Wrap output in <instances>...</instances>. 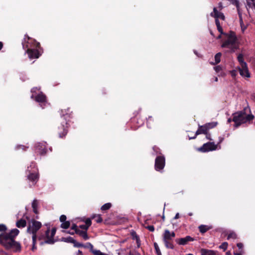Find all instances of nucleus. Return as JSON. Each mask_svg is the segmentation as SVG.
I'll return each mask as SVG.
<instances>
[{
	"label": "nucleus",
	"instance_id": "c85d7f7f",
	"mask_svg": "<svg viewBox=\"0 0 255 255\" xmlns=\"http://www.w3.org/2000/svg\"><path fill=\"white\" fill-rule=\"evenodd\" d=\"M92 219H96L95 221L98 223H100L103 221L102 218L100 215H94L92 217Z\"/></svg>",
	"mask_w": 255,
	"mask_h": 255
},
{
	"label": "nucleus",
	"instance_id": "f3484780",
	"mask_svg": "<svg viewBox=\"0 0 255 255\" xmlns=\"http://www.w3.org/2000/svg\"><path fill=\"white\" fill-rule=\"evenodd\" d=\"M211 16L214 17L216 19H218L219 18L223 20L225 19V16L222 12L218 11L216 7L213 8V12L211 13Z\"/></svg>",
	"mask_w": 255,
	"mask_h": 255
},
{
	"label": "nucleus",
	"instance_id": "cd10ccee",
	"mask_svg": "<svg viewBox=\"0 0 255 255\" xmlns=\"http://www.w3.org/2000/svg\"><path fill=\"white\" fill-rule=\"evenodd\" d=\"M40 90V88L38 87H33L31 90V92L32 93V95L31 96V99H34L35 94H36L37 92Z\"/></svg>",
	"mask_w": 255,
	"mask_h": 255
},
{
	"label": "nucleus",
	"instance_id": "c756f323",
	"mask_svg": "<svg viewBox=\"0 0 255 255\" xmlns=\"http://www.w3.org/2000/svg\"><path fill=\"white\" fill-rule=\"evenodd\" d=\"M237 237L236 234L235 232H231L228 234L227 237V240H229L230 239H235Z\"/></svg>",
	"mask_w": 255,
	"mask_h": 255
},
{
	"label": "nucleus",
	"instance_id": "3c124183",
	"mask_svg": "<svg viewBox=\"0 0 255 255\" xmlns=\"http://www.w3.org/2000/svg\"><path fill=\"white\" fill-rule=\"evenodd\" d=\"M136 242L137 248H139L140 246V240L139 237H136Z\"/></svg>",
	"mask_w": 255,
	"mask_h": 255
},
{
	"label": "nucleus",
	"instance_id": "de8ad7c7",
	"mask_svg": "<svg viewBox=\"0 0 255 255\" xmlns=\"http://www.w3.org/2000/svg\"><path fill=\"white\" fill-rule=\"evenodd\" d=\"M79 228L84 230L85 231H87L88 229H89L86 225H81L79 226Z\"/></svg>",
	"mask_w": 255,
	"mask_h": 255
},
{
	"label": "nucleus",
	"instance_id": "680f3d73",
	"mask_svg": "<svg viewBox=\"0 0 255 255\" xmlns=\"http://www.w3.org/2000/svg\"><path fill=\"white\" fill-rule=\"evenodd\" d=\"M239 7V6L238 7H237V9H238V12L239 17V16H240V15H242V13L240 11Z\"/></svg>",
	"mask_w": 255,
	"mask_h": 255
},
{
	"label": "nucleus",
	"instance_id": "338daca9",
	"mask_svg": "<svg viewBox=\"0 0 255 255\" xmlns=\"http://www.w3.org/2000/svg\"><path fill=\"white\" fill-rule=\"evenodd\" d=\"M35 220L36 219H39V216L38 215H36L34 218Z\"/></svg>",
	"mask_w": 255,
	"mask_h": 255
},
{
	"label": "nucleus",
	"instance_id": "8fccbe9b",
	"mask_svg": "<svg viewBox=\"0 0 255 255\" xmlns=\"http://www.w3.org/2000/svg\"><path fill=\"white\" fill-rule=\"evenodd\" d=\"M206 135V137L207 139L209 140H212L213 139L211 138V134L209 132V131L207 132L206 134H205Z\"/></svg>",
	"mask_w": 255,
	"mask_h": 255
},
{
	"label": "nucleus",
	"instance_id": "aec40b11",
	"mask_svg": "<svg viewBox=\"0 0 255 255\" xmlns=\"http://www.w3.org/2000/svg\"><path fill=\"white\" fill-rule=\"evenodd\" d=\"M201 255H215L216 253L214 251L212 250H209L205 249H202L201 250Z\"/></svg>",
	"mask_w": 255,
	"mask_h": 255
},
{
	"label": "nucleus",
	"instance_id": "a18cd8bd",
	"mask_svg": "<svg viewBox=\"0 0 255 255\" xmlns=\"http://www.w3.org/2000/svg\"><path fill=\"white\" fill-rule=\"evenodd\" d=\"M214 69L216 72H219L222 69V67L220 65L214 67Z\"/></svg>",
	"mask_w": 255,
	"mask_h": 255
},
{
	"label": "nucleus",
	"instance_id": "9b49d317",
	"mask_svg": "<svg viewBox=\"0 0 255 255\" xmlns=\"http://www.w3.org/2000/svg\"><path fill=\"white\" fill-rule=\"evenodd\" d=\"M196 239L190 236H187L185 238L176 239L175 242L179 245L185 246L190 242L195 241Z\"/></svg>",
	"mask_w": 255,
	"mask_h": 255
},
{
	"label": "nucleus",
	"instance_id": "4468645a",
	"mask_svg": "<svg viewBox=\"0 0 255 255\" xmlns=\"http://www.w3.org/2000/svg\"><path fill=\"white\" fill-rule=\"evenodd\" d=\"M56 228H52L51 231H50V238L48 239V240H45L43 242H41L40 243V245H43L45 244H53L55 242V240H54V237L56 234Z\"/></svg>",
	"mask_w": 255,
	"mask_h": 255
},
{
	"label": "nucleus",
	"instance_id": "2f4dec72",
	"mask_svg": "<svg viewBox=\"0 0 255 255\" xmlns=\"http://www.w3.org/2000/svg\"><path fill=\"white\" fill-rule=\"evenodd\" d=\"M228 245V244L227 242H224L220 246L219 248L223 249L225 251L227 250Z\"/></svg>",
	"mask_w": 255,
	"mask_h": 255
},
{
	"label": "nucleus",
	"instance_id": "f704fd0d",
	"mask_svg": "<svg viewBox=\"0 0 255 255\" xmlns=\"http://www.w3.org/2000/svg\"><path fill=\"white\" fill-rule=\"evenodd\" d=\"M153 245H154V249L155 250L156 254H160V253L161 252H160V250L159 249L158 244L156 243H154Z\"/></svg>",
	"mask_w": 255,
	"mask_h": 255
},
{
	"label": "nucleus",
	"instance_id": "ddd939ff",
	"mask_svg": "<svg viewBox=\"0 0 255 255\" xmlns=\"http://www.w3.org/2000/svg\"><path fill=\"white\" fill-rule=\"evenodd\" d=\"M29 167H28L26 171V174H27V179L30 181L34 183V184L36 182L38 178V175L36 173V172H30L28 169Z\"/></svg>",
	"mask_w": 255,
	"mask_h": 255
},
{
	"label": "nucleus",
	"instance_id": "4be33fe9",
	"mask_svg": "<svg viewBox=\"0 0 255 255\" xmlns=\"http://www.w3.org/2000/svg\"><path fill=\"white\" fill-rule=\"evenodd\" d=\"M237 59L240 63V66H244V67H245L246 65L247 64V63L244 61V56L242 53L238 55Z\"/></svg>",
	"mask_w": 255,
	"mask_h": 255
},
{
	"label": "nucleus",
	"instance_id": "f03ea898",
	"mask_svg": "<svg viewBox=\"0 0 255 255\" xmlns=\"http://www.w3.org/2000/svg\"><path fill=\"white\" fill-rule=\"evenodd\" d=\"M22 45L24 49H26V53L30 59L38 58L41 55L39 51L41 49L40 43L27 35H25Z\"/></svg>",
	"mask_w": 255,
	"mask_h": 255
},
{
	"label": "nucleus",
	"instance_id": "a211bd4d",
	"mask_svg": "<svg viewBox=\"0 0 255 255\" xmlns=\"http://www.w3.org/2000/svg\"><path fill=\"white\" fill-rule=\"evenodd\" d=\"M212 228V226H209L205 225H201L199 226L198 227L200 232L202 234L205 233L206 232H207V231H208Z\"/></svg>",
	"mask_w": 255,
	"mask_h": 255
},
{
	"label": "nucleus",
	"instance_id": "603ef678",
	"mask_svg": "<svg viewBox=\"0 0 255 255\" xmlns=\"http://www.w3.org/2000/svg\"><path fill=\"white\" fill-rule=\"evenodd\" d=\"M131 235L132 236V239L133 240H136V237H139L136 233L135 232H131Z\"/></svg>",
	"mask_w": 255,
	"mask_h": 255
},
{
	"label": "nucleus",
	"instance_id": "c03bdc74",
	"mask_svg": "<svg viewBox=\"0 0 255 255\" xmlns=\"http://www.w3.org/2000/svg\"><path fill=\"white\" fill-rule=\"evenodd\" d=\"M36 239H37V238H35L34 240H33V239H32V251H34L35 249H36Z\"/></svg>",
	"mask_w": 255,
	"mask_h": 255
},
{
	"label": "nucleus",
	"instance_id": "6ab92c4d",
	"mask_svg": "<svg viewBox=\"0 0 255 255\" xmlns=\"http://www.w3.org/2000/svg\"><path fill=\"white\" fill-rule=\"evenodd\" d=\"M76 234L82 237L85 240H87L89 239L87 231H82L79 229L78 230L76 231Z\"/></svg>",
	"mask_w": 255,
	"mask_h": 255
},
{
	"label": "nucleus",
	"instance_id": "20e7f679",
	"mask_svg": "<svg viewBox=\"0 0 255 255\" xmlns=\"http://www.w3.org/2000/svg\"><path fill=\"white\" fill-rule=\"evenodd\" d=\"M250 109L249 107H246L243 111L234 113L233 115V119H229L228 123H230L232 121L235 123V127L238 128L242 124L249 123L254 120L255 117L251 113Z\"/></svg>",
	"mask_w": 255,
	"mask_h": 255
},
{
	"label": "nucleus",
	"instance_id": "39448f33",
	"mask_svg": "<svg viewBox=\"0 0 255 255\" xmlns=\"http://www.w3.org/2000/svg\"><path fill=\"white\" fill-rule=\"evenodd\" d=\"M227 36V39L223 42L221 47L229 48L231 52H235L239 47L236 34L234 32L231 31Z\"/></svg>",
	"mask_w": 255,
	"mask_h": 255
},
{
	"label": "nucleus",
	"instance_id": "f8f14e48",
	"mask_svg": "<svg viewBox=\"0 0 255 255\" xmlns=\"http://www.w3.org/2000/svg\"><path fill=\"white\" fill-rule=\"evenodd\" d=\"M35 150L36 153L40 154L41 155H44L47 152L46 146L42 143H37L35 145Z\"/></svg>",
	"mask_w": 255,
	"mask_h": 255
},
{
	"label": "nucleus",
	"instance_id": "393cba45",
	"mask_svg": "<svg viewBox=\"0 0 255 255\" xmlns=\"http://www.w3.org/2000/svg\"><path fill=\"white\" fill-rule=\"evenodd\" d=\"M112 207V204L111 203H107L103 205L101 208V210L103 211H107L111 208Z\"/></svg>",
	"mask_w": 255,
	"mask_h": 255
},
{
	"label": "nucleus",
	"instance_id": "13d9d810",
	"mask_svg": "<svg viewBox=\"0 0 255 255\" xmlns=\"http://www.w3.org/2000/svg\"><path fill=\"white\" fill-rule=\"evenodd\" d=\"M239 21H240V25L243 24V22H243L242 15H240V16H239Z\"/></svg>",
	"mask_w": 255,
	"mask_h": 255
},
{
	"label": "nucleus",
	"instance_id": "c9c22d12",
	"mask_svg": "<svg viewBox=\"0 0 255 255\" xmlns=\"http://www.w3.org/2000/svg\"><path fill=\"white\" fill-rule=\"evenodd\" d=\"M83 247L85 248H90L91 252H92V250H93V246L90 243H87L86 244L84 245V246Z\"/></svg>",
	"mask_w": 255,
	"mask_h": 255
},
{
	"label": "nucleus",
	"instance_id": "ea45409f",
	"mask_svg": "<svg viewBox=\"0 0 255 255\" xmlns=\"http://www.w3.org/2000/svg\"><path fill=\"white\" fill-rule=\"evenodd\" d=\"M37 238H38V239L39 241L43 240L44 241L46 240L45 234H41L38 237L37 236Z\"/></svg>",
	"mask_w": 255,
	"mask_h": 255
},
{
	"label": "nucleus",
	"instance_id": "a19ab883",
	"mask_svg": "<svg viewBox=\"0 0 255 255\" xmlns=\"http://www.w3.org/2000/svg\"><path fill=\"white\" fill-rule=\"evenodd\" d=\"M153 121V119L151 116H149L147 119V125L149 126L151 123Z\"/></svg>",
	"mask_w": 255,
	"mask_h": 255
},
{
	"label": "nucleus",
	"instance_id": "6e6552de",
	"mask_svg": "<svg viewBox=\"0 0 255 255\" xmlns=\"http://www.w3.org/2000/svg\"><path fill=\"white\" fill-rule=\"evenodd\" d=\"M218 125L217 122H211L206 123L202 126L199 125L198 128L196 131L193 137H190L189 139H194L196 138L197 136L201 134H206L207 132L210 129L217 126Z\"/></svg>",
	"mask_w": 255,
	"mask_h": 255
},
{
	"label": "nucleus",
	"instance_id": "2eb2a0df",
	"mask_svg": "<svg viewBox=\"0 0 255 255\" xmlns=\"http://www.w3.org/2000/svg\"><path fill=\"white\" fill-rule=\"evenodd\" d=\"M238 70L240 73V74L244 77L249 78L250 77V73L249 72L247 64L246 65L245 67L244 66H240L238 67Z\"/></svg>",
	"mask_w": 255,
	"mask_h": 255
},
{
	"label": "nucleus",
	"instance_id": "69168bd1",
	"mask_svg": "<svg viewBox=\"0 0 255 255\" xmlns=\"http://www.w3.org/2000/svg\"><path fill=\"white\" fill-rule=\"evenodd\" d=\"M102 93L103 95H105V94H106L107 93H106L105 90H103Z\"/></svg>",
	"mask_w": 255,
	"mask_h": 255
},
{
	"label": "nucleus",
	"instance_id": "09e8293b",
	"mask_svg": "<svg viewBox=\"0 0 255 255\" xmlns=\"http://www.w3.org/2000/svg\"><path fill=\"white\" fill-rule=\"evenodd\" d=\"M71 230H74L75 231V233H76V231L78 230L79 229L78 228L77 226L75 224H73L71 226Z\"/></svg>",
	"mask_w": 255,
	"mask_h": 255
},
{
	"label": "nucleus",
	"instance_id": "b1692460",
	"mask_svg": "<svg viewBox=\"0 0 255 255\" xmlns=\"http://www.w3.org/2000/svg\"><path fill=\"white\" fill-rule=\"evenodd\" d=\"M221 56H222V53L221 52H218L215 55V63H213V64H217L220 62Z\"/></svg>",
	"mask_w": 255,
	"mask_h": 255
},
{
	"label": "nucleus",
	"instance_id": "9d476101",
	"mask_svg": "<svg viewBox=\"0 0 255 255\" xmlns=\"http://www.w3.org/2000/svg\"><path fill=\"white\" fill-rule=\"evenodd\" d=\"M217 148V145L213 142H208L204 143L201 147L198 148V151L202 152H206L213 151Z\"/></svg>",
	"mask_w": 255,
	"mask_h": 255
},
{
	"label": "nucleus",
	"instance_id": "bb28decb",
	"mask_svg": "<svg viewBox=\"0 0 255 255\" xmlns=\"http://www.w3.org/2000/svg\"><path fill=\"white\" fill-rule=\"evenodd\" d=\"M75 240L72 237H68L67 238H63L62 241L67 243H70L73 244L75 242Z\"/></svg>",
	"mask_w": 255,
	"mask_h": 255
},
{
	"label": "nucleus",
	"instance_id": "79ce46f5",
	"mask_svg": "<svg viewBox=\"0 0 255 255\" xmlns=\"http://www.w3.org/2000/svg\"><path fill=\"white\" fill-rule=\"evenodd\" d=\"M217 29H218V31L221 34L224 35H228L227 33L224 32L222 26L218 27Z\"/></svg>",
	"mask_w": 255,
	"mask_h": 255
},
{
	"label": "nucleus",
	"instance_id": "1a4fd4ad",
	"mask_svg": "<svg viewBox=\"0 0 255 255\" xmlns=\"http://www.w3.org/2000/svg\"><path fill=\"white\" fill-rule=\"evenodd\" d=\"M165 165V158L163 155L157 156L155 159L154 168L157 171H161Z\"/></svg>",
	"mask_w": 255,
	"mask_h": 255
},
{
	"label": "nucleus",
	"instance_id": "bf43d9fd",
	"mask_svg": "<svg viewBox=\"0 0 255 255\" xmlns=\"http://www.w3.org/2000/svg\"><path fill=\"white\" fill-rule=\"evenodd\" d=\"M179 218V214L178 213H177L175 215V217H174V219H178Z\"/></svg>",
	"mask_w": 255,
	"mask_h": 255
},
{
	"label": "nucleus",
	"instance_id": "412c9836",
	"mask_svg": "<svg viewBox=\"0 0 255 255\" xmlns=\"http://www.w3.org/2000/svg\"><path fill=\"white\" fill-rule=\"evenodd\" d=\"M38 206V201L36 199H34L32 203V208L33 212L35 214H37V215L38 214V209H37Z\"/></svg>",
	"mask_w": 255,
	"mask_h": 255
},
{
	"label": "nucleus",
	"instance_id": "473e14b6",
	"mask_svg": "<svg viewBox=\"0 0 255 255\" xmlns=\"http://www.w3.org/2000/svg\"><path fill=\"white\" fill-rule=\"evenodd\" d=\"M28 148V147L24 146V145H18L15 147L16 149H17V150L21 149H22L24 151L26 150V149Z\"/></svg>",
	"mask_w": 255,
	"mask_h": 255
},
{
	"label": "nucleus",
	"instance_id": "0eeeda50",
	"mask_svg": "<svg viewBox=\"0 0 255 255\" xmlns=\"http://www.w3.org/2000/svg\"><path fill=\"white\" fill-rule=\"evenodd\" d=\"M41 227V223L35 220L34 219H32L29 222L27 228V232L32 234V239L34 240L35 238H37V232Z\"/></svg>",
	"mask_w": 255,
	"mask_h": 255
},
{
	"label": "nucleus",
	"instance_id": "5701e85b",
	"mask_svg": "<svg viewBox=\"0 0 255 255\" xmlns=\"http://www.w3.org/2000/svg\"><path fill=\"white\" fill-rule=\"evenodd\" d=\"M16 226L18 228H24L26 226V222L24 219H20L16 222Z\"/></svg>",
	"mask_w": 255,
	"mask_h": 255
},
{
	"label": "nucleus",
	"instance_id": "dca6fc26",
	"mask_svg": "<svg viewBox=\"0 0 255 255\" xmlns=\"http://www.w3.org/2000/svg\"><path fill=\"white\" fill-rule=\"evenodd\" d=\"M34 100L40 104H44L46 102V96L42 92L36 95L34 99Z\"/></svg>",
	"mask_w": 255,
	"mask_h": 255
},
{
	"label": "nucleus",
	"instance_id": "37998d69",
	"mask_svg": "<svg viewBox=\"0 0 255 255\" xmlns=\"http://www.w3.org/2000/svg\"><path fill=\"white\" fill-rule=\"evenodd\" d=\"M67 217L65 215H62L60 217V221L61 222L63 223L64 222L67 221H66Z\"/></svg>",
	"mask_w": 255,
	"mask_h": 255
},
{
	"label": "nucleus",
	"instance_id": "f257e3e1",
	"mask_svg": "<svg viewBox=\"0 0 255 255\" xmlns=\"http://www.w3.org/2000/svg\"><path fill=\"white\" fill-rule=\"evenodd\" d=\"M6 226L4 224H0V232L4 233L0 234V244L6 250H11L14 253H19L21 250L20 244L15 241V239L19 233L17 229L11 230L6 232Z\"/></svg>",
	"mask_w": 255,
	"mask_h": 255
},
{
	"label": "nucleus",
	"instance_id": "58836bf2",
	"mask_svg": "<svg viewBox=\"0 0 255 255\" xmlns=\"http://www.w3.org/2000/svg\"><path fill=\"white\" fill-rule=\"evenodd\" d=\"M92 224L91 220L90 218H87L85 221V225L89 228Z\"/></svg>",
	"mask_w": 255,
	"mask_h": 255
},
{
	"label": "nucleus",
	"instance_id": "a878e982",
	"mask_svg": "<svg viewBox=\"0 0 255 255\" xmlns=\"http://www.w3.org/2000/svg\"><path fill=\"white\" fill-rule=\"evenodd\" d=\"M70 222L66 221V222H63L61 224L60 227H61V228H62L63 229H67L68 228H69L70 227Z\"/></svg>",
	"mask_w": 255,
	"mask_h": 255
},
{
	"label": "nucleus",
	"instance_id": "7c9ffc66",
	"mask_svg": "<svg viewBox=\"0 0 255 255\" xmlns=\"http://www.w3.org/2000/svg\"><path fill=\"white\" fill-rule=\"evenodd\" d=\"M92 253L94 255H108L107 254L101 252L100 250H92Z\"/></svg>",
	"mask_w": 255,
	"mask_h": 255
},
{
	"label": "nucleus",
	"instance_id": "6e6d98bb",
	"mask_svg": "<svg viewBox=\"0 0 255 255\" xmlns=\"http://www.w3.org/2000/svg\"><path fill=\"white\" fill-rule=\"evenodd\" d=\"M237 246L239 249H242L243 248V244L241 243H239L237 244Z\"/></svg>",
	"mask_w": 255,
	"mask_h": 255
},
{
	"label": "nucleus",
	"instance_id": "5fc2aeb1",
	"mask_svg": "<svg viewBox=\"0 0 255 255\" xmlns=\"http://www.w3.org/2000/svg\"><path fill=\"white\" fill-rule=\"evenodd\" d=\"M215 23L217 26V28L221 26L219 19H215Z\"/></svg>",
	"mask_w": 255,
	"mask_h": 255
},
{
	"label": "nucleus",
	"instance_id": "052dcab7",
	"mask_svg": "<svg viewBox=\"0 0 255 255\" xmlns=\"http://www.w3.org/2000/svg\"><path fill=\"white\" fill-rule=\"evenodd\" d=\"M77 255H83V253L81 251L78 250Z\"/></svg>",
	"mask_w": 255,
	"mask_h": 255
},
{
	"label": "nucleus",
	"instance_id": "4c0bfd02",
	"mask_svg": "<svg viewBox=\"0 0 255 255\" xmlns=\"http://www.w3.org/2000/svg\"><path fill=\"white\" fill-rule=\"evenodd\" d=\"M153 150H154V151L155 152H156V154H161V152H160V150L159 149V147H158L156 145H154L153 147Z\"/></svg>",
	"mask_w": 255,
	"mask_h": 255
},
{
	"label": "nucleus",
	"instance_id": "e2e57ef3",
	"mask_svg": "<svg viewBox=\"0 0 255 255\" xmlns=\"http://www.w3.org/2000/svg\"><path fill=\"white\" fill-rule=\"evenodd\" d=\"M68 233H69V234H70V235H74L75 234H76V233H75V231H72V232H70V231H69V232H68Z\"/></svg>",
	"mask_w": 255,
	"mask_h": 255
},
{
	"label": "nucleus",
	"instance_id": "774afa93",
	"mask_svg": "<svg viewBox=\"0 0 255 255\" xmlns=\"http://www.w3.org/2000/svg\"><path fill=\"white\" fill-rule=\"evenodd\" d=\"M235 255H242L241 253H235Z\"/></svg>",
	"mask_w": 255,
	"mask_h": 255
},
{
	"label": "nucleus",
	"instance_id": "864d4df0",
	"mask_svg": "<svg viewBox=\"0 0 255 255\" xmlns=\"http://www.w3.org/2000/svg\"><path fill=\"white\" fill-rule=\"evenodd\" d=\"M240 26H241V29H242V31L243 32H244L245 31V30L247 28V26L245 25L244 24V22H243V24L240 25Z\"/></svg>",
	"mask_w": 255,
	"mask_h": 255
},
{
	"label": "nucleus",
	"instance_id": "4d7b16f0",
	"mask_svg": "<svg viewBox=\"0 0 255 255\" xmlns=\"http://www.w3.org/2000/svg\"><path fill=\"white\" fill-rule=\"evenodd\" d=\"M218 8H219L220 10H222L223 9V6L221 2H220L218 3Z\"/></svg>",
	"mask_w": 255,
	"mask_h": 255
},
{
	"label": "nucleus",
	"instance_id": "7ed1b4c3",
	"mask_svg": "<svg viewBox=\"0 0 255 255\" xmlns=\"http://www.w3.org/2000/svg\"><path fill=\"white\" fill-rule=\"evenodd\" d=\"M72 118L73 112L70 108L61 110V122L56 130V132L60 138H64L67 135L71 119Z\"/></svg>",
	"mask_w": 255,
	"mask_h": 255
},
{
	"label": "nucleus",
	"instance_id": "49530a36",
	"mask_svg": "<svg viewBox=\"0 0 255 255\" xmlns=\"http://www.w3.org/2000/svg\"><path fill=\"white\" fill-rule=\"evenodd\" d=\"M145 228L148 229L150 232L154 231V227L152 225L148 226L146 227Z\"/></svg>",
	"mask_w": 255,
	"mask_h": 255
},
{
	"label": "nucleus",
	"instance_id": "e433bc0d",
	"mask_svg": "<svg viewBox=\"0 0 255 255\" xmlns=\"http://www.w3.org/2000/svg\"><path fill=\"white\" fill-rule=\"evenodd\" d=\"M45 236L46 238V240H48V239L50 238V228H48L47 230L45 231Z\"/></svg>",
	"mask_w": 255,
	"mask_h": 255
},
{
	"label": "nucleus",
	"instance_id": "423d86ee",
	"mask_svg": "<svg viewBox=\"0 0 255 255\" xmlns=\"http://www.w3.org/2000/svg\"><path fill=\"white\" fill-rule=\"evenodd\" d=\"M175 237V233L174 232H170L166 229L162 234V241L166 249H174L175 248L173 244V239Z\"/></svg>",
	"mask_w": 255,
	"mask_h": 255
},
{
	"label": "nucleus",
	"instance_id": "72a5a7b5",
	"mask_svg": "<svg viewBox=\"0 0 255 255\" xmlns=\"http://www.w3.org/2000/svg\"><path fill=\"white\" fill-rule=\"evenodd\" d=\"M74 247L76 248H81L84 246V245L77 242L76 240H75V242L73 243Z\"/></svg>",
	"mask_w": 255,
	"mask_h": 255
},
{
	"label": "nucleus",
	"instance_id": "0e129e2a",
	"mask_svg": "<svg viewBox=\"0 0 255 255\" xmlns=\"http://www.w3.org/2000/svg\"><path fill=\"white\" fill-rule=\"evenodd\" d=\"M3 47V43L2 42L0 41V50L2 49Z\"/></svg>",
	"mask_w": 255,
	"mask_h": 255
}]
</instances>
